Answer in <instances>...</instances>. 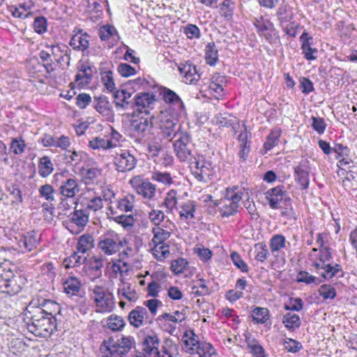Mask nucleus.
Listing matches in <instances>:
<instances>
[{
	"label": "nucleus",
	"instance_id": "nucleus-1",
	"mask_svg": "<svg viewBox=\"0 0 357 357\" xmlns=\"http://www.w3.org/2000/svg\"><path fill=\"white\" fill-rule=\"evenodd\" d=\"M131 336H123L117 340L109 337L102 342L99 347L100 357H124L135 346Z\"/></svg>",
	"mask_w": 357,
	"mask_h": 357
},
{
	"label": "nucleus",
	"instance_id": "nucleus-2",
	"mask_svg": "<svg viewBox=\"0 0 357 357\" xmlns=\"http://www.w3.org/2000/svg\"><path fill=\"white\" fill-rule=\"evenodd\" d=\"M154 116H141L130 121V137L139 144H145L153 139Z\"/></svg>",
	"mask_w": 357,
	"mask_h": 357
},
{
	"label": "nucleus",
	"instance_id": "nucleus-3",
	"mask_svg": "<svg viewBox=\"0 0 357 357\" xmlns=\"http://www.w3.org/2000/svg\"><path fill=\"white\" fill-rule=\"evenodd\" d=\"M21 280L20 276L13 273L9 264H0V292L10 296L17 294L22 289Z\"/></svg>",
	"mask_w": 357,
	"mask_h": 357
},
{
	"label": "nucleus",
	"instance_id": "nucleus-4",
	"mask_svg": "<svg viewBox=\"0 0 357 357\" xmlns=\"http://www.w3.org/2000/svg\"><path fill=\"white\" fill-rule=\"evenodd\" d=\"M153 122L160 130V134L163 138L175 137L178 133H180L178 132L179 126H178L177 118L167 110L161 112L157 117H154Z\"/></svg>",
	"mask_w": 357,
	"mask_h": 357
},
{
	"label": "nucleus",
	"instance_id": "nucleus-5",
	"mask_svg": "<svg viewBox=\"0 0 357 357\" xmlns=\"http://www.w3.org/2000/svg\"><path fill=\"white\" fill-rule=\"evenodd\" d=\"M190 162L192 174L197 181L207 183L212 179L214 173L212 162L203 155L197 154Z\"/></svg>",
	"mask_w": 357,
	"mask_h": 357
},
{
	"label": "nucleus",
	"instance_id": "nucleus-6",
	"mask_svg": "<svg viewBox=\"0 0 357 357\" xmlns=\"http://www.w3.org/2000/svg\"><path fill=\"white\" fill-rule=\"evenodd\" d=\"M174 142V151L181 162L190 161L195 157L192 153L193 144L188 132H180Z\"/></svg>",
	"mask_w": 357,
	"mask_h": 357
},
{
	"label": "nucleus",
	"instance_id": "nucleus-7",
	"mask_svg": "<svg viewBox=\"0 0 357 357\" xmlns=\"http://www.w3.org/2000/svg\"><path fill=\"white\" fill-rule=\"evenodd\" d=\"M94 301L100 310L96 312H110L114 307L113 295L104 287L95 285L91 289Z\"/></svg>",
	"mask_w": 357,
	"mask_h": 357
},
{
	"label": "nucleus",
	"instance_id": "nucleus-8",
	"mask_svg": "<svg viewBox=\"0 0 357 357\" xmlns=\"http://www.w3.org/2000/svg\"><path fill=\"white\" fill-rule=\"evenodd\" d=\"M126 243V240H121L118 234L112 232L101 237L98 247L105 254L112 255L119 252Z\"/></svg>",
	"mask_w": 357,
	"mask_h": 357
},
{
	"label": "nucleus",
	"instance_id": "nucleus-9",
	"mask_svg": "<svg viewBox=\"0 0 357 357\" xmlns=\"http://www.w3.org/2000/svg\"><path fill=\"white\" fill-rule=\"evenodd\" d=\"M89 222V213L82 209H75L66 221L65 225L68 230L73 234L81 232Z\"/></svg>",
	"mask_w": 357,
	"mask_h": 357
},
{
	"label": "nucleus",
	"instance_id": "nucleus-10",
	"mask_svg": "<svg viewBox=\"0 0 357 357\" xmlns=\"http://www.w3.org/2000/svg\"><path fill=\"white\" fill-rule=\"evenodd\" d=\"M113 162L118 172L126 173L135 169L137 159L128 151L124 150L116 153Z\"/></svg>",
	"mask_w": 357,
	"mask_h": 357
},
{
	"label": "nucleus",
	"instance_id": "nucleus-11",
	"mask_svg": "<svg viewBox=\"0 0 357 357\" xmlns=\"http://www.w3.org/2000/svg\"><path fill=\"white\" fill-rule=\"evenodd\" d=\"M66 173L56 174L54 177L56 179H59V177L62 178L59 188L60 194L66 198H73L79 192L78 181L75 177L64 179V174Z\"/></svg>",
	"mask_w": 357,
	"mask_h": 357
},
{
	"label": "nucleus",
	"instance_id": "nucleus-12",
	"mask_svg": "<svg viewBox=\"0 0 357 357\" xmlns=\"http://www.w3.org/2000/svg\"><path fill=\"white\" fill-rule=\"evenodd\" d=\"M285 191L282 185H278L269 189L266 192V199L268 201L269 206L272 209H278L281 207L280 204L284 200L287 206L291 202V199L285 197Z\"/></svg>",
	"mask_w": 357,
	"mask_h": 357
},
{
	"label": "nucleus",
	"instance_id": "nucleus-13",
	"mask_svg": "<svg viewBox=\"0 0 357 357\" xmlns=\"http://www.w3.org/2000/svg\"><path fill=\"white\" fill-rule=\"evenodd\" d=\"M310 170L309 161L307 160H302L294 167L295 181L300 185L301 190H306L309 188Z\"/></svg>",
	"mask_w": 357,
	"mask_h": 357
},
{
	"label": "nucleus",
	"instance_id": "nucleus-14",
	"mask_svg": "<svg viewBox=\"0 0 357 357\" xmlns=\"http://www.w3.org/2000/svg\"><path fill=\"white\" fill-rule=\"evenodd\" d=\"M32 319L33 325L42 331L52 333L56 329V319L53 314H37Z\"/></svg>",
	"mask_w": 357,
	"mask_h": 357
},
{
	"label": "nucleus",
	"instance_id": "nucleus-15",
	"mask_svg": "<svg viewBox=\"0 0 357 357\" xmlns=\"http://www.w3.org/2000/svg\"><path fill=\"white\" fill-rule=\"evenodd\" d=\"M130 183L136 192L145 198L151 199L155 193V187L148 181H144L139 176L130 179Z\"/></svg>",
	"mask_w": 357,
	"mask_h": 357
},
{
	"label": "nucleus",
	"instance_id": "nucleus-16",
	"mask_svg": "<svg viewBox=\"0 0 357 357\" xmlns=\"http://www.w3.org/2000/svg\"><path fill=\"white\" fill-rule=\"evenodd\" d=\"M155 100L156 98L153 94L149 93H137L134 97L133 110L136 108L137 111L142 113V109H144V113L148 114L149 112L146 108H150Z\"/></svg>",
	"mask_w": 357,
	"mask_h": 357
},
{
	"label": "nucleus",
	"instance_id": "nucleus-17",
	"mask_svg": "<svg viewBox=\"0 0 357 357\" xmlns=\"http://www.w3.org/2000/svg\"><path fill=\"white\" fill-rule=\"evenodd\" d=\"M20 251L23 253L30 252L35 249L38 244L36 233L27 232L16 238Z\"/></svg>",
	"mask_w": 357,
	"mask_h": 357
},
{
	"label": "nucleus",
	"instance_id": "nucleus-18",
	"mask_svg": "<svg viewBox=\"0 0 357 357\" xmlns=\"http://www.w3.org/2000/svg\"><path fill=\"white\" fill-rule=\"evenodd\" d=\"M178 70L183 77V82L186 84H195L200 77L195 66L189 61L181 63L178 66Z\"/></svg>",
	"mask_w": 357,
	"mask_h": 357
},
{
	"label": "nucleus",
	"instance_id": "nucleus-19",
	"mask_svg": "<svg viewBox=\"0 0 357 357\" xmlns=\"http://www.w3.org/2000/svg\"><path fill=\"white\" fill-rule=\"evenodd\" d=\"M102 175V169L98 167H83L79 169L82 182L86 185L96 183Z\"/></svg>",
	"mask_w": 357,
	"mask_h": 357
},
{
	"label": "nucleus",
	"instance_id": "nucleus-20",
	"mask_svg": "<svg viewBox=\"0 0 357 357\" xmlns=\"http://www.w3.org/2000/svg\"><path fill=\"white\" fill-rule=\"evenodd\" d=\"M201 344L198 336L192 331H188L184 333L182 347L186 353L192 356Z\"/></svg>",
	"mask_w": 357,
	"mask_h": 357
},
{
	"label": "nucleus",
	"instance_id": "nucleus-21",
	"mask_svg": "<svg viewBox=\"0 0 357 357\" xmlns=\"http://www.w3.org/2000/svg\"><path fill=\"white\" fill-rule=\"evenodd\" d=\"M301 44L302 54L307 60H315L317 56L314 55L318 52L317 49L312 48V38L309 36L308 33L304 31L300 37Z\"/></svg>",
	"mask_w": 357,
	"mask_h": 357
},
{
	"label": "nucleus",
	"instance_id": "nucleus-22",
	"mask_svg": "<svg viewBox=\"0 0 357 357\" xmlns=\"http://www.w3.org/2000/svg\"><path fill=\"white\" fill-rule=\"evenodd\" d=\"M160 340L158 335L154 333L146 335L143 340V351L149 355H155L158 353Z\"/></svg>",
	"mask_w": 357,
	"mask_h": 357
},
{
	"label": "nucleus",
	"instance_id": "nucleus-23",
	"mask_svg": "<svg viewBox=\"0 0 357 357\" xmlns=\"http://www.w3.org/2000/svg\"><path fill=\"white\" fill-rule=\"evenodd\" d=\"M275 15L280 23V26H284L285 24L292 20L294 13L291 10V8L283 0L282 3L277 9Z\"/></svg>",
	"mask_w": 357,
	"mask_h": 357
},
{
	"label": "nucleus",
	"instance_id": "nucleus-24",
	"mask_svg": "<svg viewBox=\"0 0 357 357\" xmlns=\"http://www.w3.org/2000/svg\"><path fill=\"white\" fill-rule=\"evenodd\" d=\"M89 35L86 32L82 33V30H80L78 33L72 37L70 45L74 50L84 51L89 47Z\"/></svg>",
	"mask_w": 357,
	"mask_h": 357
},
{
	"label": "nucleus",
	"instance_id": "nucleus-25",
	"mask_svg": "<svg viewBox=\"0 0 357 357\" xmlns=\"http://www.w3.org/2000/svg\"><path fill=\"white\" fill-rule=\"evenodd\" d=\"M93 104L96 110L102 116H109L112 115V107L107 97L105 96L94 97Z\"/></svg>",
	"mask_w": 357,
	"mask_h": 357
},
{
	"label": "nucleus",
	"instance_id": "nucleus-26",
	"mask_svg": "<svg viewBox=\"0 0 357 357\" xmlns=\"http://www.w3.org/2000/svg\"><path fill=\"white\" fill-rule=\"evenodd\" d=\"M155 357H176L178 356V346L172 340L167 338L163 342L161 351L158 349Z\"/></svg>",
	"mask_w": 357,
	"mask_h": 357
},
{
	"label": "nucleus",
	"instance_id": "nucleus-27",
	"mask_svg": "<svg viewBox=\"0 0 357 357\" xmlns=\"http://www.w3.org/2000/svg\"><path fill=\"white\" fill-rule=\"evenodd\" d=\"M158 91L159 94L162 96L163 100L166 103L178 106L183 105L181 98L174 91L165 86H160Z\"/></svg>",
	"mask_w": 357,
	"mask_h": 357
},
{
	"label": "nucleus",
	"instance_id": "nucleus-28",
	"mask_svg": "<svg viewBox=\"0 0 357 357\" xmlns=\"http://www.w3.org/2000/svg\"><path fill=\"white\" fill-rule=\"evenodd\" d=\"M94 246V239L91 234H85L81 236L77 244V250L78 252L84 254L87 253Z\"/></svg>",
	"mask_w": 357,
	"mask_h": 357
},
{
	"label": "nucleus",
	"instance_id": "nucleus-29",
	"mask_svg": "<svg viewBox=\"0 0 357 357\" xmlns=\"http://www.w3.org/2000/svg\"><path fill=\"white\" fill-rule=\"evenodd\" d=\"M245 337L249 351L255 357H264V350L259 342L250 334H245Z\"/></svg>",
	"mask_w": 357,
	"mask_h": 357
},
{
	"label": "nucleus",
	"instance_id": "nucleus-30",
	"mask_svg": "<svg viewBox=\"0 0 357 357\" xmlns=\"http://www.w3.org/2000/svg\"><path fill=\"white\" fill-rule=\"evenodd\" d=\"M64 292L69 296L77 295L80 290L79 280L73 276H69L63 283Z\"/></svg>",
	"mask_w": 357,
	"mask_h": 357
},
{
	"label": "nucleus",
	"instance_id": "nucleus-31",
	"mask_svg": "<svg viewBox=\"0 0 357 357\" xmlns=\"http://www.w3.org/2000/svg\"><path fill=\"white\" fill-rule=\"evenodd\" d=\"M84 210L89 214L91 211L96 212L103 207L102 199L100 196H96L90 199H86L82 203Z\"/></svg>",
	"mask_w": 357,
	"mask_h": 357
},
{
	"label": "nucleus",
	"instance_id": "nucleus-32",
	"mask_svg": "<svg viewBox=\"0 0 357 357\" xmlns=\"http://www.w3.org/2000/svg\"><path fill=\"white\" fill-rule=\"evenodd\" d=\"M38 168L40 176L43 178H46L52 173L54 165L50 158L45 155L40 158Z\"/></svg>",
	"mask_w": 357,
	"mask_h": 357
},
{
	"label": "nucleus",
	"instance_id": "nucleus-33",
	"mask_svg": "<svg viewBox=\"0 0 357 357\" xmlns=\"http://www.w3.org/2000/svg\"><path fill=\"white\" fill-rule=\"evenodd\" d=\"M321 269L323 271L319 272L320 275L325 280L332 279L339 272L342 271L341 266L338 264H332L331 263H327L323 266H320L319 270Z\"/></svg>",
	"mask_w": 357,
	"mask_h": 357
},
{
	"label": "nucleus",
	"instance_id": "nucleus-34",
	"mask_svg": "<svg viewBox=\"0 0 357 357\" xmlns=\"http://www.w3.org/2000/svg\"><path fill=\"white\" fill-rule=\"evenodd\" d=\"M205 59L207 64L215 66L218 60V51L214 43H208L205 48Z\"/></svg>",
	"mask_w": 357,
	"mask_h": 357
},
{
	"label": "nucleus",
	"instance_id": "nucleus-35",
	"mask_svg": "<svg viewBox=\"0 0 357 357\" xmlns=\"http://www.w3.org/2000/svg\"><path fill=\"white\" fill-rule=\"evenodd\" d=\"M287 245H290L289 242H287L285 237L282 234H275L270 239L269 246L271 251L274 253L278 252L282 248H285Z\"/></svg>",
	"mask_w": 357,
	"mask_h": 357
},
{
	"label": "nucleus",
	"instance_id": "nucleus-36",
	"mask_svg": "<svg viewBox=\"0 0 357 357\" xmlns=\"http://www.w3.org/2000/svg\"><path fill=\"white\" fill-rule=\"evenodd\" d=\"M86 260V257L77 251L73 252L69 257L65 259L63 264L67 268H69L83 264Z\"/></svg>",
	"mask_w": 357,
	"mask_h": 357
},
{
	"label": "nucleus",
	"instance_id": "nucleus-37",
	"mask_svg": "<svg viewBox=\"0 0 357 357\" xmlns=\"http://www.w3.org/2000/svg\"><path fill=\"white\" fill-rule=\"evenodd\" d=\"M333 257L331 248L328 247L320 248L319 261H315L313 264V266L317 269V273H319L320 266H323L324 264H327V262L331 261Z\"/></svg>",
	"mask_w": 357,
	"mask_h": 357
},
{
	"label": "nucleus",
	"instance_id": "nucleus-38",
	"mask_svg": "<svg viewBox=\"0 0 357 357\" xmlns=\"http://www.w3.org/2000/svg\"><path fill=\"white\" fill-rule=\"evenodd\" d=\"M152 233L153 234L152 241L155 246L163 243L171 236V233L169 231L159 227H153Z\"/></svg>",
	"mask_w": 357,
	"mask_h": 357
},
{
	"label": "nucleus",
	"instance_id": "nucleus-39",
	"mask_svg": "<svg viewBox=\"0 0 357 357\" xmlns=\"http://www.w3.org/2000/svg\"><path fill=\"white\" fill-rule=\"evenodd\" d=\"M253 24L259 36H261L266 31H273L275 30L273 23L268 20L264 19L262 17L259 19H255Z\"/></svg>",
	"mask_w": 357,
	"mask_h": 357
},
{
	"label": "nucleus",
	"instance_id": "nucleus-40",
	"mask_svg": "<svg viewBox=\"0 0 357 357\" xmlns=\"http://www.w3.org/2000/svg\"><path fill=\"white\" fill-rule=\"evenodd\" d=\"M129 320L130 324L136 328H139L143 325L151 323L152 317H149L147 314H129Z\"/></svg>",
	"mask_w": 357,
	"mask_h": 357
},
{
	"label": "nucleus",
	"instance_id": "nucleus-41",
	"mask_svg": "<svg viewBox=\"0 0 357 357\" xmlns=\"http://www.w3.org/2000/svg\"><path fill=\"white\" fill-rule=\"evenodd\" d=\"M7 192L12 197L13 203H22L23 201L22 191L17 184L8 182L6 186Z\"/></svg>",
	"mask_w": 357,
	"mask_h": 357
},
{
	"label": "nucleus",
	"instance_id": "nucleus-42",
	"mask_svg": "<svg viewBox=\"0 0 357 357\" xmlns=\"http://www.w3.org/2000/svg\"><path fill=\"white\" fill-rule=\"evenodd\" d=\"M185 319V317L183 314H162L160 317H158V320L160 322L165 321L168 322L169 326L175 328L176 324L178 322H181Z\"/></svg>",
	"mask_w": 357,
	"mask_h": 357
},
{
	"label": "nucleus",
	"instance_id": "nucleus-43",
	"mask_svg": "<svg viewBox=\"0 0 357 357\" xmlns=\"http://www.w3.org/2000/svg\"><path fill=\"white\" fill-rule=\"evenodd\" d=\"M181 211L179 212L181 218L192 219L195 218L194 213L196 209V204L194 201L188 200L181 206Z\"/></svg>",
	"mask_w": 357,
	"mask_h": 357
},
{
	"label": "nucleus",
	"instance_id": "nucleus-44",
	"mask_svg": "<svg viewBox=\"0 0 357 357\" xmlns=\"http://www.w3.org/2000/svg\"><path fill=\"white\" fill-rule=\"evenodd\" d=\"M177 192L174 190H170L164 199L162 206H165L167 213H172L176 208Z\"/></svg>",
	"mask_w": 357,
	"mask_h": 357
},
{
	"label": "nucleus",
	"instance_id": "nucleus-45",
	"mask_svg": "<svg viewBox=\"0 0 357 357\" xmlns=\"http://www.w3.org/2000/svg\"><path fill=\"white\" fill-rule=\"evenodd\" d=\"M220 13L226 20L229 21L232 19L234 15L235 3L222 1L219 5Z\"/></svg>",
	"mask_w": 357,
	"mask_h": 357
},
{
	"label": "nucleus",
	"instance_id": "nucleus-46",
	"mask_svg": "<svg viewBox=\"0 0 357 357\" xmlns=\"http://www.w3.org/2000/svg\"><path fill=\"white\" fill-rule=\"evenodd\" d=\"M135 197L128 195L120 199L117 202V208L121 211L129 212L132 211L134 208Z\"/></svg>",
	"mask_w": 357,
	"mask_h": 357
},
{
	"label": "nucleus",
	"instance_id": "nucleus-47",
	"mask_svg": "<svg viewBox=\"0 0 357 357\" xmlns=\"http://www.w3.org/2000/svg\"><path fill=\"white\" fill-rule=\"evenodd\" d=\"M235 121V117L227 112L219 113L215 116V123L222 127H230Z\"/></svg>",
	"mask_w": 357,
	"mask_h": 357
},
{
	"label": "nucleus",
	"instance_id": "nucleus-48",
	"mask_svg": "<svg viewBox=\"0 0 357 357\" xmlns=\"http://www.w3.org/2000/svg\"><path fill=\"white\" fill-rule=\"evenodd\" d=\"M282 322L289 330L297 328L301 325V319L296 314H285Z\"/></svg>",
	"mask_w": 357,
	"mask_h": 357
},
{
	"label": "nucleus",
	"instance_id": "nucleus-49",
	"mask_svg": "<svg viewBox=\"0 0 357 357\" xmlns=\"http://www.w3.org/2000/svg\"><path fill=\"white\" fill-rule=\"evenodd\" d=\"M225 80L226 78L223 75L220 74L213 75L209 84V89L217 93H220L223 91V84L225 82Z\"/></svg>",
	"mask_w": 357,
	"mask_h": 357
},
{
	"label": "nucleus",
	"instance_id": "nucleus-50",
	"mask_svg": "<svg viewBox=\"0 0 357 357\" xmlns=\"http://www.w3.org/2000/svg\"><path fill=\"white\" fill-rule=\"evenodd\" d=\"M296 280L298 282H304L307 284H314L316 285L319 284L322 282L321 279L312 275L308 272L303 271H300L298 273Z\"/></svg>",
	"mask_w": 357,
	"mask_h": 357
},
{
	"label": "nucleus",
	"instance_id": "nucleus-51",
	"mask_svg": "<svg viewBox=\"0 0 357 357\" xmlns=\"http://www.w3.org/2000/svg\"><path fill=\"white\" fill-rule=\"evenodd\" d=\"M215 354V349L213 346L206 342H202L195 354H192L193 357H211Z\"/></svg>",
	"mask_w": 357,
	"mask_h": 357
},
{
	"label": "nucleus",
	"instance_id": "nucleus-52",
	"mask_svg": "<svg viewBox=\"0 0 357 357\" xmlns=\"http://www.w3.org/2000/svg\"><path fill=\"white\" fill-rule=\"evenodd\" d=\"M280 137V130H273L266 137V140L264 144V148L266 151H270L278 143Z\"/></svg>",
	"mask_w": 357,
	"mask_h": 357
},
{
	"label": "nucleus",
	"instance_id": "nucleus-53",
	"mask_svg": "<svg viewBox=\"0 0 357 357\" xmlns=\"http://www.w3.org/2000/svg\"><path fill=\"white\" fill-rule=\"evenodd\" d=\"M107 326L113 331L121 330L125 326L123 319L117 314H112L107 319Z\"/></svg>",
	"mask_w": 357,
	"mask_h": 357
},
{
	"label": "nucleus",
	"instance_id": "nucleus-54",
	"mask_svg": "<svg viewBox=\"0 0 357 357\" xmlns=\"http://www.w3.org/2000/svg\"><path fill=\"white\" fill-rule=\"evenodd\" d=\"M39 57L43 62V66L47 73H50L55 70L50 53L45 50H41L39 53Z\"/></svg>",
	"mask_w": 357,
	"mask_h": 357
},
{
	"label": "nucleus",
	"instance_id": "nucleus-55",
	"mask_svg": "<svg viewBox=\"0 0 357 357\" xmlns=\"http://www.w3.org/2000/svg\"><path fill=\"white\" fill-rule=\"evenodd\" d=\"M183 33L188 39H199L201 37V31L199 27L192 24H188L183 27Z\"/></svg>",
	"mask_w": 357,
	"mask_h": 357
},
{
	"label": "nucleus",
	"instance_id": "nucleus-56",
	"mask_svg": "<svg viewBox=\"0 0 357 357\" xmlns=\"http://www.w3.org/2000/svg\"><path fill=\"white\" fill-rule=\"evenodd\" d=\"M114 220L125 229L132 228L135 222V219L132 215H116L114 218Z\"/></svg>",
	"mask_w": 357,
	"mask_h": 357
},
{
	"label": "nucleus",
	"instance_id": "nucleus-57",
	"mask_svg": "<svg viewBox=\"0 0 357 357\" xmlns=\"http://www.w3.org/2000/svg\"><path fill=\"white\" fill-rule=\"evenodd\" d=\"M89 146L93 149H106L112 147V142L101 137H94L89 141Z\"/></svg>",
	"mask_w": 357,
	"mask_h": 357
},
{
	"label": "nucleus",
	"instance_id": "nucleus-58",
	"mask_svg": "<svg viewBox=\"0 0 357 357\" xmlns=\"http://www.w3.org/2000/svg\"><path fill=\"white\" fill-rule=\"evenodd\" d=\"M188 262L184 258H178L175 260H173L171 263V270L172 271L176 274L178 275L183 272L184 269L188 266Z\"/></svg>",
	"mask_w": 357,
	"mask_h": 357
},
{
	"label": "nucleus",
	"instance_id": "nucleus-59",
	"mask_svg": "<svg viewBox=\"0 0 357 357\" xmlns=\"http://www.w3.org/2000/svg\"><path fill=\"white\" fill-rule=\"evenodd\" d=\"M40 195L44 198L47 201H48L49 203H51L52 202L54 201V190L53 187L50 184H45L40 187L38 189Z\"/></svg>",
	"mask_w": 357,
	"mask_h": 357
},
{
	"label": "nucleus",
	"instance_id": "nucleus-60",
	"mask_svg": "<svg viewBox=\"0 0 357 357\" xmlns=\"http://www.w3.org/2000/svg\"><path fill=\"white\" fill-rule=\"evenodd\" d=\"M283 347L289 352L296 353L300 351L302 348V344L291 338H286L283 341Z\"/></svg>",
	"mask_w": 357,
	"mask_h": 357
},
{
	"label": "nucleus",
	"instance_id": "nucleus-61",
	"mask_svg": "<svg viewBox=\"0 0 357 357\" xmlns=\"http://www.w3.org/2000/svg\"><path fill=\"white\" fill-rule=\"evenodd\" d=\"M40 305L45 307L44 309H41L40 312H61V311L60 305L52 300H44Z\"/></svg>",
	"mask_w": 357,
	"mask_h": 357
},
{
	"label": "nucleus",
	"instance_id": "nucleus-62",
	"mask_svg": "<svg viewBox=\"0 0 357 357\" xmlns=\"http://www.w3.org/2000/svg\"><path fill=\"white\" fill-rule=\"evenodd\" d=\"M255 249L257 254L255 255V259L261 262L264 261L269 256V252L266 244L259 243L255 245Z\"/></svg>",
	"mask_w": 357,
	"mask_h": 357
},
{
	"label": "nucleus",
	"instance_id": "nucleus-63",
	"mask_svg": "<svg viewBox=\"0 0 357 357\" xmlns=\"http://www.w3.org/2000/svg\"><path fill=\"white\" fill-rule=\"evenodd\" d=\"M284 306L286 310L300 311L303 308V301L300 298H290Z\"/></svg>",
	"mask_w": 357,
	"mask_h": 357
},
{
	"label": "nucleus",
	"instance_id": "nucleus-64",
	"mask_svg": "<svg viewBox=\"0 0 357 357\" xmlns=\"http://www.w3.org/2000/svg\"><path fill=\"white\" fill-rule=\"evenodd\" d=\"M231 259L233 264L242 272L247 273L249 271L248 264L243 260L240 255L236 252L231 254Z\"/></svg>",
	"mask_w": 357,
	"mask_h": 357
}]
</instances>
